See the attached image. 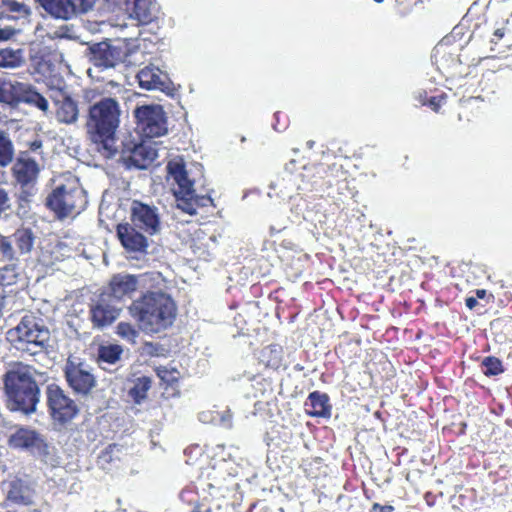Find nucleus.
Segmentation results:
<instances>
[{
  "mask_svg": "<svg viewBox=\"0 0 512 512\" xmlns=\"http://www.w3.org/2000/svg\"><path fill=\"white\" fill-rule=\"evenodd\" d=\"M373 512H392L393 507L390 505H380L378 503H375L372 507Z\"/></svg>",
  "mask_w": 512,
  "mask_h": 512,
  "instance_id": "nucleus-40",
  "label": "nucleus"
},
{
  "mask_svg": "<svg viewBox=\"0 0 512 512\" xmlns=\"http://www.w3.org/2000/svg\"><path fill=\"white\" fill-rule=\"evenodd\" d=\"M16 259H18V256L9 237L0 235V263L16 261Z\"/></svg>",
  "mask_w": 512,
  "mask_h": 512,
  "instance_id": "nucleus-35",
  "label": "nucleus"
},
{
  "mask_svg": "<svg viewBox=\"0 0 512 512\" xmlns=\"http://www.w3.org/2000/svg\"><path fill=\"white\" fill-rule=\"evenodd\" d=\"M191 512H201V511L196 507Z\"/></svg>",
  "mask_w": 512,
  "mask_h": 512,
  "instance_id": "nucleus-48",
  "label": "nucleus"
},
{
  "mask_svg": "<svg viewBox=\"0 0 512 512\" xmlns=\"http://www.w3.org/2000/svg\"><path fill=\"white\" fill-rule=\"evenodd\" d=\"M22 82H4L0 86V102L9 105L11 108H17L20 104V97L17 95L16 90L22 87Z\"/></svg>",
  "mask_w": 512,
  "mask_h": 512,
  "instance_id": "nucleus-28",
  "label": "nucleus"
},
{
  "mask_svg": "<svg viewBox=\"0 0 512 512\" xmlns=\"http://www.w3.org/2000/svg\"><path fill=\"white\" fill-rule=\"evenodd\" d=\"M20 275V259L6 262L0 267V283L2 286H10L16 283Z\"/></svg>",
  "mask_w": 512,
  "mask_h": 512,
  "instance_id": "nucleus-31",
  "label": "nucleus"
},
{
  "mask_svg": "<svg viewBox=\"0 0 512 512\" xmlns=\"http://www.w3.org/2000/svg\"><path fill=\"white\" fill-rule=\"evenodd\" d=\"M483 373L486 376H496L503 372L502 362L493 356L485 357L482 361Z\"/></svg>",
  "mask_w": 512,
  "mask_h": 512,
  "instance_id": "nucleus-36",
  "label": "nucleus"
},
{
  "mask_svg": "<svg viewBox=\"0 0 512 512\" xmlns=\"http://www.w3.org/2000/svg\"><path fill=\"white\" fill-rule=\"evenodd\" d=\"M281 348L277 345L268 346L263 350V356L270 354L271 357L267 361V365L271 367H278L281 361Z\"/></svg>",
  "mask_w": 512,
  "mask_h": 512,
  "instance_id": "nucleus-38",
  "label": "nucleus"
},
{
  "mask_svg": "<svg viewBox=\"0 0 512 512\" xmlns=\"http://www.w3.org/2000/svg\"><path fill=\"white\" fill-rule=\"evenodd\" d=\"M62 37H68V38H71L72 36L71 35H66V34H63L61 35Z\"/></svg>",
  "mask_w": 512,
  "mask_h": 512,
  "instance_id": "nucleus-49",
  "label": "nucleus"
},
{
  "mask_svg": "<svg viewBox=\"0 0 512 512\" xmlns=\"http://www.w3.org/2000/svg\"><path fill=\"white\" fill-rule=\"evenodd\" d=\"M51 98L56 105V119L58 122L72 125L79 119V108L77 102L65 89H58Z\"/></svg>",
  "mask_w": 512,
  "mask_h": 512,
  "instance_id": "nucleus-18",
  "label": "nucleus"
},
{
  "mask_svg": "<svg viewBox=\"0 0 512 512\" xmlns=\"http://www.w3.org/2000/svg\"><path fill=\"white\" fill-rule=\"evenodd\" d=\"M376 3H382L384 0H374Z\"/></svg>",
  "mask_w": 512,
  "mask_h": 512,
  "instance_id": "nucleus-50",
  "label": "nucleus"
},
{
  "mask_svg": "<svg viewBox=\"0 0 512 512\" xmlns=\"http://www.w3.org/2000/svg\"><path fill=\"white\" fill-rule=\"evenodd\" d=\"M114 448L115 445H109L104 451H102L99 458L108 461L111 458V453Z\"/></svg>",
  "mask_w": 512,
  "mask_h": 512,
  "instance_id": "nucleus-41",
  "label": "nucleus"
},
{
  "mask_svg": "<svg viewBox=\"0 0 512 512\" xmlns=\"http://www.w3.org/2000/svg\"><path fill=\"white\" fill-rule=\"evenodd\" d=\"M8 237L16 250L18 259L20 256L29 255L33 250L36 236L30 228H18Z\"/></svg>",
  "mask_w": 512,
  "mask_h": 512,
  "instance_id": "nucleus-23",
  "label": "nucleus"
},
{
  "mask_svg": "<svg viewBox=\"0 0 512 512\" xmlns=\"http://www.w3.org/2000/svg\"><path fill=\"white\" fill-rule=\"evenodd\" d=\"M85 55L94 66L101 69L114 68L119 63L137 65L138 61L143 58V52L131 50L125 43L106 41L89 44Z\"/></svg>",
  "mask_w": 512,
  "mask_h": 512,
  "instance_id": "nucleus-6",
  "label": "nucleus"
},
{
  "mask_svg": "<svg viewBox=\"0 0 512 512\" xmlns=\"http://www.w3.org/2000/svg\"><path fill=\"white\" fill-rule=\"evenodd\" d=\"M139 329L146 334H157L172 326L177 307L171 296L162 291H147L128 307Z\"/></svg>",
  "mask_w": 512,
  "mask_h": 512,
  "instance_id": "nucleus-3",
  "label": "nucleus"
},
{
  "mask_svg": "<svg viewBox=\"0 0 512 512\" xmlns=\"http://www.w3.org/2000/svg\"><path fill=\"white\" fill-rule=\"evenodd\" d=\"M123 354L122 346L118 344H104L98 348V362L114 365L121 360Z\"/></svg>",
  "mask_w": 512,
  "mask_h": 512,
  "instance_id": "nucleus-27",
  "label": "nucleus"
},
{
  "mask_svg": "<svg viewBox=\"0 0 512 512\" xmlns=\"http://www.w3.org/2000/svg\"><path fill=\"white\" fill-rule=\"evenodd\" d=\"M310 404L312 411L310 412L313 416L328 417L331 414V406L328 401L329 398L326 394L319 392H312L309 395Z\"/></svg>",
  "mask_w": 512,
  "mask_h": 512,
  "instance_id": "nucleus-29",
  "label": "nucleus"
},
{
  "mask_svg": "<svg viewBox=\"0 0 512 512\" xmlns=\"http://www.w3.org/2000/svg\"><path fill=\"white\" fill-rule=\"evenodd\" d=\"M130 224L150 236L160 233L159 209L155 205L133 200L130 205Z\"/></svg>",
  "mask_w": 512,
  "mask_h": 512,
  "instance_id": "nucleus-11",
  "label": "nucleus"
},
{
  "mask_svg": "<svg viewBox=\"0 0 512 512\" xmlns=\"http://www.w3.org/2000/svg\"><path fill=\"white\" fill-rule=\"evenodd\" d=\"M122 306L114 303L107 294H100L90 307V320L93 327L103 329L110 326L120 316Z\"/></svg>",
  "mask_w": 512,
  "mask_h": 512,
  "instance_id": "nucleus-15",
  "label": "nucleus"
},
{
  "mask_svg": "<svg viewBox=\"0 0 512 512\" xmlns=\"http://www.w3.org/2000/svg\"><path fill=\"white\" fill-rule=\"evenodd\" d=\"M167 171L177 185V188L173 189L177 209L188 215H195L199 207L212 204V199L209 196H200L195 193L194 181L190 179L182 158L169 161Z\"/></svg>",
  "mask_w": 512,
  "mask_h": 512,
  "instance_id": "nucleus-5",
  "label": "nucleus"
},
{
  "mask_svg": "<svg viewBox=\"0 0 512 512\" xmlns=\"http://www.w3.org/2000/svg\"><path fill=\"white\" fill-rule=\"evenodd\" d=\"M493 36L497 38V40L502 39L505 36V27H497L494 30Z\"/></svg>",
  "mask_w": 512,
  "mask_h": 512,
  "instance_id": "nucleus-43",
  "label": "nucleus"
},
{
  "mask_svg": "<svg viewBox=\"0 0 512 512\" xmlns=\"http://www.w3.org/2000/svg\"><path fill=\"white\" fill-rule=\"evenodd\" d=\"M14 157V146L8 135L3 130H0V166H8Z\"/></svg>",
  "mask_w": 512,
  "mask_h": 512,
  "instance_id": "nucleus-33",
  "label": "nucleus"
},
{
  "mask_svg": "<svg viewBox=\"0 0 512 512\" xmlns=\"http://www.w3.org/2000/svg\"><path fill=\"white\" fill-rule=\"evenodd\" d=\"M47 403L53 419L61 423L71 421L79 412L75 401L57 385L47 387Z\"/></svg>",
  "mask_w": 512,
  "mask_h": 512,
  "instance_id": "nucleus-13",
  "label": "nucleus"
},
{
  "mask_svg": "<svg viewBox=\"0 0 512 512\" xmlns=\"http://www.w3.org/2000/svg\"><path fill=\"white\" fill-rule=\"evenodd\" d=\"M120 116V104L111 97H103L89 104L87 108L86 133L106 158L115 157L118 151L116 132L120 125Z\"/></svg>",
  "mask_w": 512,
  "mask_h": 512,
  "instance_id": "nucleus-2",
  "label": "nucleus"
},
{
  "mask_svg": "<svg viewBox=\"0 0 512 512\" xmlns=\"http://www.w3.org/2000/svg\"><path fill=\"white\" fill-rule=\"evenodd\" d=\"M220 417V424L227 429L232 428V413L230 409L223 411L222 413H218Z\"/></svg>",
  "mask_w": 512,
  "mask_h": 512,
  "instance_id": "nucleus-39",
  "label": "nucleus"
},
{
  "mask_svg": "<svg viewBox=\"0 0 512 512\" xmlns=\"http://www.w3.org/2000/svg\"><path fill=\"white\" fill-rule=\"evenodd\" d=\"M145 234L130 223H122L117 226L118 238L128 252L146 253L149 244Z\"/></svg>",
  "mask_w": 512,
  "mask_h": 512,
  "instance_id": "nucleus-20",
  "label": "nucleus"
},
{
  "mask_svg": "<svg viewBox=\"0 0 512 512\" xmlns=\"http://www.w3.org/2000/svg\"><path fill=\"white\" fill-rule=\"evenodd\" d=\"M86 192L76 184L60 185L46 197L45 205L58 219L78 215L87 205Z\"/></svg>",
  "mask_w": 512,
  "mask_h": 512,
  "instance_id": "nucleus-7",
  "label": "nucleus"
},
{
  "mask_svg": "<svg viewBox=\"0 0 512 512\" xmlns=\"http://www.w3.org/2000/svg\"><path fill=\"white\" fill-rule=\"evenodd\" d=\"M41 436L33 429L19 427L10 435L9 443L14 448L27 449L32 452Z\"/></svg>",
  "mask_w": 512,
  "mask_h": 512,
  "instance_id": "nucleus-25",
  "label": "nucleus"
},
{
  "mask_svg": "<svg viewBox=\"0 0 512 512\" xmlns=\"http://www.w3.org/2000/svg\"><path fill=\"white\" fill-rule=\"evenodd\" d=\"M465 303H466V306L471 310L474 309L478 305V301L475 297L466 298Z\"/></svg>",
  "mask_w": 512,
  "mask_h": 512,
  "instance_id": "nucleus-44",
  "label": "nucleus"
},
{
  "mask_svg": "<svg viewBox=\"0 0 512 512\" xmlns=\"http://www.w3.org/2000/svg\"><path fill=\"white\" fill-rule=\"evenodd\" d=\"M64 376L73 392L83 397L88 396L97 384L92 368L76 357L70 356L66 360Z\"/></svg>",
  "mask_w": 512,
  "mask_h": 512,
  "instance_id": "nucleus-8",
  "label": "nucleus"
},
{
  "mask_svg": "<svg viewBox=\"0 0 512 512\" xmlns=\"http://www.w3.org/2000/svg\"><path fill=\"white\" fill-rule=\"evenodd\" d=\"M31 7L17 0H0V19H27L31 15ZM15 34L10 27H0V41L9 40Z\"/></svg>",
  "mask_w": 512,
  "mask_h": 512,
  "instance_id": "nucleus-19",
  "label": "nucleus"
},
{
  "mask_svg": "<svg viewBox=\"0 0 512 512\" xmlns=\"http://www.w3.org/2000/svg\"><path fill=\"white\" fill-rule=\"evenodd\" d=\"M119 161L128 169L144 170L158 157L157 150L150 142L142 141L139 143L133 141H122L121 150L118 149Z\"/></svg>",
  "mask_w": 512,
  "mask_h": 512,
  "instance_id": "nucleus-10",
  "label": "nucleus"
},
{
  "mask_svg": "<svg viewBox=\"0 0 512 512\" xmlns=\"http://www.w3.org/2000/svg\"><path fill=\"white\" fill-rule=\"evenodd\" d=\"M38 189L37 187H20L19 191L16 194V215L20 218L28 217L32 203L34 201L35 196L37 195Z\"/></svg>",
  "mask_w": 512,
  "mask_h": 512,
  "instance_id": "nucleus-26",
  "label": "nucleus"
},
{
  "mask_svg": "<svg viewBox=\"0 0 512 512\" xmlns=\"http://www.w3.org/2000/svg\"><path fill=\"white\" fill-rule=\"evenodd\" d=\"M151 383V379L146 376L139 377L134 381L133 387L129 390V395L133 398L135 403L140 404L147 397Z\"/></svg>",
  "mask_w": 512,
  "mask_h": 512,
  "instance_id": "nucleus-34",
  "label": "nucleus"
},
{
  "mask_svg": "<svg viewBox=\"0 0 512 512\" xmlns=\"http://www.w3.org/2000/svg\"><path fill=\"white\" fill-rule=\"evenodd\" d=\"M16 93L20 97V103L33 106L44 113L49 111L48 100L33 85L23 83L22 87L16 90Z\"/></svg>",
  "mask_w": 512,
  "mask_h": 512,
  "instance_id": "nucleus-24",
  "label": "nucleus"
},
{
  "mask_svg": "<svg viewBox=\"0 0 512 512\" xmlns=\"http://www.w3.org/2000/svg\"><path fill=\"white\" fill-rule=\"evenodd\" d=\"M137 128L147 138L160 137L168 132L167 116L158 104L142 105L134 110Z\"/></svg>",
  "mask_w": 512,
  "mask_h": 512,
  "instance_id": "nucleus-9",
  "label": "nucleus"
},
{
  "mask_svg": "<svg viewBox=\"0 0 512 512\" xmlns=\"http://www.w3.org/2000/svg\"><path fill=\"white\" fill-rule=\"evenodd\" d=\"M6 336L14 349L35 356L49 347L50 330L42 318L26 313L15 327L7 331Z\"/></svg>",
  "mask_w": 512,
  "mask_h": 512,
  "instance_id": "nucleus-4",
  "label": "nucleus"
},
{
  "mask_svg": "<svg viewBox=\"0 0 512 512\" xmlns=\"http://www.w3.org/2000/svg\"><path fill=\"white\" fill-rule=\"evenodd\" d=\"M32 453L39 456L46 464L55 466L58 463L55 447L47 443L43 436L39 438Z\"/></svg>",
  "mask_w": 512,
  "mask_h": 512,
  "instance_id": "nucleus-30",
  "label": "nucleus"
},
{
  "mask_svg": "<svg viewBox=\"0 0 512 512\" xmlns=\"http://www.w3.org/2000/svg\"><path fill=\"white\" fill-rule=\"evenodd\" d=\"M144 275L117 274L114 275L107 289L102 294H107L110 299L119 305L125 299H131L134 292L142 287Z\"/></svg>",
  "mask_w": 512,
  "mask_h": 512,
  "instance_id": "nucleus-14",
  "label": "nucleus"
},
{
  "mask_svg": "<svg viewBox=\"0 0 512 512\" xmlns=\"http://www.w3.org/2000/svg\"><path fill=\"white\" fill-rule=\"evenodd\" d=\"M42 147V141L41 140H35L30 143V150L31 151H37Z\"/></svg>",
  "mask_w": 512,
  "mask_h": 512,
  "instance_id": "nucleus-45",
  "label": "nucleus"
},
{
  "mask_svg": "<svg viewBox=\"0 0 512 512\" xmlns=\"http://www.w3.org/2000/svg\"><path fill=\"white\" fill-rule=\"evenodd\" d=\"M43 373L33 366L17 362L3 375L6 405L13 412L30 415L37 411L40 403V383Z\"/></svg>",
  "mask_w": 512,
  "mask_h": 512,
  "instance_id": "nucleus-1",
  "label": "nucleus"
},
{
  "mask_svg": "<svg viewBox=\"0 0 512 512\" xmlns=\"http://www.w3.org/2000/svg\"><path fill=\"white\" fill-rule=\"evenodd\" d=\"M121 9L129 19L136 20L138 25H147L153 22L159 12L155 0H123Z\"/></svg>",
  "mask_w": 512,
  "mask_h": 512,
  "instance_id": "nucleus-17",
  "label": "nucleus"
},
{
  "mask_svg": "<svg viewBox=\"0 0 512 512\" xmlns=\"http://www.w3.org/2000/svg\"><path fill=\"white\" fill-rule=\"evenodd\" d=\"M117 334L131 343H135V340L139 335L138 331L127 322H120L117 325Z\"/></svg>",
  "mask_w": 512,
  "mask_h": 512,
  "instance_id": "nucleus-37",
  "label": "nucleus"
},
{
  "mask_svg": "<svg viewBox=\"0 0 512 512\" xmlns=\"http://www.w3.org/2000/svg\"><path fill=\"white\" fill-rule=\"evenodd\" d=\"M137 79L142 89L161 92L170 90L171 81L168 74L153 64L142 68L137 73Z\"/></svg>",
  "mask_w": 512,
  "mask_h": 512,
  "instance_id": "nucleus-21",
  "label": "nucleus"
},
{
  "mask_svg": "<svg viewBox=\"0 0 512 512\" xmlns=\"http://www.w3.org/2000/svg\"><path fill=\"white\" fill-rule=\"evenodd\" d=\"M501 27H505V36L512 35V22L510 19H506L501 23Z\"/></svg>",
  "mask_w": 512,
  "mask_h": 512,
  "instance_id": "nucleus-42",
  "label": "nucleus"
},
{
  "mask_svg": "<svg viewBox=\"0 0 512 512\" xmlns=\"http://www.w3.org/2000/svg\"><path fill=\"white\" fill-rule=\"evenodd\" d=\"M40 7L52 18L70 20L79 13L93 8L96 0H36Z\"/></svg>",
  "mask_w": 512,
  "mask_h": 512,
  "instance_id": "nucleus-12",
  "label": "nucleus"
},
{
  "mask_svg": "<svg viewBox=\"0 0 512 512\" xmlns=\"http://www.w3.org/2000/svg\"><path fill=\"white\" fill-rule=\"evenodd\" d=\"M40 166L28 152H21L16 158L12 175L20 187H36Z\"/></svg>",
  "mask_w": 512,
  "mask_h": 512,
  "instance_id": "nucleus-16",
  "label": "nucleus"
},
{
  "mask_svg": "<svg viewBox=\"0 0 512 512\" xmlns=\"http://www.w3.org/2000/svg\"><path fill=\"white\" fill-rule=\"evenodd\" d=\"M476 296H477V298H480V299L484 298L486 296V290H484V289L476 290Z\"/></svg>",
  "mask_w": 512,
  "mask_h": 512,
  "instance_id": "nucleus-47",
  "label": "nucleus"
},
{
  "mask_svg": "<svg viewBox=\"0 0 512 512\" xmlns=\"http://www.w3.org/2000/svg\"><path fill=\"white\" fill-rule=\"evenodd\" d=\"M6 500L3 503L5 508L11 504L29 506L33 504L34 491L21 479H13L6 484Z\"/></svg>",
  "mask_w": 512,
  "mask_h": 512,
  "instance_id": "nucleus-22",
  "label": "nucleus"
},
{
  "mask_svg": "<svg viewBox=\"0 0 512 512\" xmlns=\"http://www.w3.org/2000/svg\"><path fill=\"white\" fill-rule=\"evenodd\" d=\"M23 62V52L21 49H0V67L16 68L21 66Z\"/></svg>",
  "mask_w": 512,
  "mask_h": 512,
  "instance_id": "nucleus-32",
  "label": "nucleus"
},
{
  "mask_svg": "<svg viewBox=\"0 0 512 512\" xmlns=\"http://www.w3.org/2000/svg\"><path fill=\"white\" fill-rule=\"evenodd\" d=\"M429 106L434 110V111H438L440 105L439 103L437 102L436 98L435 97H432L430 100H429Z\"/></svg>",
  "mask_w": 512,
  "mask_h": 512,
  "instance_id": "nucleus-46",
  "label": "nucleus"
}]
</instances>
